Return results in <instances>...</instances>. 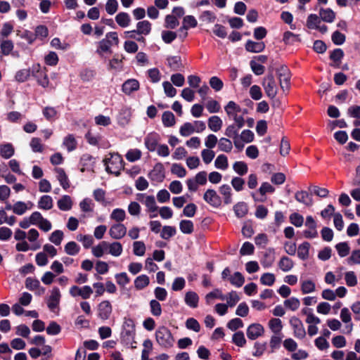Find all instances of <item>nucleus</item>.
Here are the masks:
<instances>
[{"label": "nucleus", "instance_id": "f8f14e48", "mask_svg": "<svg viewBox=\"0 0 360 360\" xmlns=\"http://www.w3.org/2000/svg\"><path fill=\"white\" fill-rule=\"evenodd\" d=\"M340 318L343 323H345V333L350 334L353 330V323L352 321V314L347 307L341 309Z\"/></svg>", "mask_w": 360, "mask_h": 360}, {"label": "nucleus", "instance_id": "052dcab7", "mask_svg": "<svg viewBox=\"0 0 360 360\" xmlns=\"http://www.w3.org/2000/svg\"><path fill=\"white\" fill-rule=\"evenodd\" d=\"M201 158L205 165L210 164L215 156V153L212 149H203L201 150Z\"/></svg>", "mask_w": 360, "mask_h": 360}, {"label": "nucleus", "instance_id": "8fccbe9b", "mask_svg": "<svg viewBox=\"0 0 360 360\" xmlns=\"http://www.w3.org/2000/svg\"><path fill=\"white\" fill-rule=\"evenodd\" d=\"M301 290L303 294H309L316 290V285L311 280L301 281Z\"/></svg>", "mask_w": 360, "mask_h": 360}, {"label": "nucleus", "instance_id": "680f3d73", "mask_svg": "<svg viewBox=\"0 0 360 360\" xmlns=\"http://www.w3.org/2000/svg\"><path fill=\"white\" fill-rule=\"evenodd\" d=\"M171 172L179 178H183L187 174L186 169L181 165L177 163L172 164Z\"/></svg>", "mask_w": 360, "mask_h": 360}, {"label": "nucleus", "instance_id": "bb28decb", "mask_svg": "<svg viewBox=\"0 0 360 360\" xmlns=\"http://www.w3.org/2000/svg\"><path fill=\"white\" fill-rule=\"evenodd\" d=\"M278 266L283 272H288L294 267L293 261L286 256H283L278 261Z\"/></svg>", "mask_w": 360, "mask_h": 360}, {"label": "nucleus", "instance_id": "a18cd8bd", "mask_svg": "<svg viewBox=\"0 0 360 360\" xmlns=\"http://www.w3.org/2000/svg\"><path fill=\"white\" fill-rule=\"evenodd\" d=\"M233 169L238 175L243 176L248 173V167L243 161H236L233 165Z\"/></svg>", "mask_w": 360, "mask_h": 360}, {"label": "nucleus", "instance_id": "6ab92c4d", "mask_svg": "<svg viewBox=\"0 0 360 360\" xmlns=\"http://www.w3.org/2000/svg\"><path fill=\"white\" fill-rule=\"evenodd\" d=\"M139 82L135 79H129L125 81L122 86V91L127 95L136 91L139 89Z\"/></svg>", "mask_w": 360, "mask_h": 360}, {"label": "nucleus", "instance_id": "9d476101", "mask_svg": "<svg viewBox=\"0 0 360 360\" xmlns=\"http://www.w3.org/2000/svg\"><path fill=\"white\" fill-rule=\"evenodd\" d=\"M127 234V227L122 223L112 224L109 229L110 236L115 240L122 239Z\"/></svg>", "mask_w": 360, "mask_h": 360}, {"label": "nucleus", "instance_id": "58836bf2", "mask_svg": "<svg viewBox=\"0 0 360 360\" xmlns=\"http://www.w3.org/2000/svg\"><path fill=\"white\" fill-rule=\"evenodd\" d=\"M310 244L308 242H304L300 244L297 248V256L302 260L308 259L309 255Z\"/></svg>", "mask_w": 360, "mask_h": 360}, {"label": "nucleus", "instance_id": "6e6552de", "mask_svg": "<svg viewBox=\"0 0 360 360\" xmlns=\"http://www.w3.org/2000/svg\"><path fill=\"white\" fill-rule=\"evenodd\" d=\"M203 200L213 207L218 208L221 205V199L214 189L206 190L203 195Z\"/></svg>", "mask_w": 360, "mask_h": 360}, {"label": "nucleus", "instance_id": "ddd939ff", "mask_svg": "<svg viewBox=\"0 0 360 360\" xmlns=\"http://www.w3.org/2000/svg\"><path fill=\"white\" fill-rule=\"evenodd\" d=\"M160 140V136L156 132H150L146 135L144 139V143L146 148L150 151H155L158 143Z\"/></svg>", "mask_w": 360, "mask_h": 360}, {"label": "nucleus", "instance_id": "c03bdc74", "mask_svg": "<svg viewBox=\"0 0 360 360\" xmlns=\"http://www.w3.org/2000/svg\"><path fill=\"white\" fill-rule=\"evenodd\" d=\"M282 334H274L269 341V347L271 348V352H274L275 350L278 349L281 347L283 339Z\"/></svg>", "mask_w": 360, "mask_h": 360}, {"label": "nucleus", "instance_id": "f257e3e1", "mask_svg": "<svg viewBox=\"0 0 360 360\" xmlns=\"http://www.w3.org/2000/svg\"><path fill=\"white\" fill-rule=\"evenodd\" d=\"M224 110L228 117L232 119L239 127L244 126L245 120L243 115L247 112L246 109H242L236 102L231 101L224 106Z\"/></svg>", "mask_w": 360, "mask_h": 360}, {"label": "nucleus", "instance_id": "603ef678", "mask_svg": "<svg viewBox=\"0 0 360 360\" xmlns=\"http://www.w3.org/2000/svg\"><path fill=\"white\" fill-rule=\"evenodd\" d=\"M321 20L316 14H310L307 20V27L311 30H316L321 24Z\"/></svg>", "mask_w": 360, "mask_h": 360}, {"label": "nucleus", "instance_id": "0e129e2a", "mask_svg": "<svg viewBox=\"0 0 360 360\" xmlns=\"http://www.w3.org/2000/svg\"><path fill=\"white\" fill-rule=\"evenodd\" d=\"M275 281V275L272 273H264L260 277V282L264 285L271 286Z\"/></svg>", "mask_w": 360, "mask_h": 360}, {"label": "nucleus", "instance_id": "79ce46f5", "mask_svg": "<svg viewBox=\"0 0 360 360\" xmlns=\"http://www.w3.org/2000/svg\"><path fill=\"white\" fill-rule=\"evenodd\" d=\"M269 328L274 334H282L281 330L283 329L282 321L279 319H271L269 321Z\"/></svg>", "mask_w": 360, "mask_h": 360}, {"label": "nucleus", "instance_id": "423d86ee", "mask_svg": "<svg viewBox=\"0 0 360 360\" xmlns=\"http://www.w3.org/2000/svg\"><path fill=\"white\" fill-rule=\"evenodd\" d=\"M32 75L37 79L38 84L42 87H47L49 85V80L46 73V68L41 67L39 64H34L32 66Z\"/></svg>", "mask_w": 360, "mask_h": 360}, {"label": "nucleus", "instance_id": "2f4dec72", "mask_svg": "<svg viewBox=\"0 0 360 360\" xmlns=\"http://www.w3.org/2000/svg\"><path fill=\"white\" fill-rule=\"evenodd\" d=\"M108 253L110 254L113 257H119L122 255L123 251L122 245L117 241L108 243Z\"/></svg>", "mask_w": 360, "mask_h": 360}, {"label": "nucleus", "instance_id": "c9c22d12", "mask_svg": "<svg viewBox=\"0 0 360 360\" xmlns=\"http://www.w3.org/2000/svg\"><path fill=\"white\" fill-rule=\"evenodd\" d=\"M214 164L217 169L225 171L229 168L228 158L224 154H220L216 158Z\"/></svg>", "mask_w": 360, "mask_h": 360}, {"label": "nucleus", "instance_id": "5fc2aeb1", "mask_svg": "<svg viewBox=\"0 0 360 360\" xmlns=\"http://www.w3.org/2000/svg\"><path fill=\"white\" fill-rule=\"evenodd\" d=\"M214 299L225 300L226 297L219 289H215L205 296V300L207 304H210Z\"/></svg>", "mask_w": 360, "mask_h": 360}, {"label": "nucleus", "instance_id": "473e14b6", "mask_svg": "<svg viewBox=\"0 0 360 360\" xmlns=\"http://www.w3.org/2000/svg\"><path fill=\"white\" fill-rule=\"evenodd\" d=\"M217 143L220 151L230 153L233 149V143L228 137L220 138Z\"/></svg>", "mask_w": 360, "mask_h": 360}, {"label": "nucleus", "instance_id": "69168bd1", "mask_svg": "<svg viewBox=\"0 0 360 360\" xmlns=\"http://www.w3.org/2000/svg\"><path fill=\"white\" fill-rule=\"evenodd\" d=\"M181 231L185 234H191L193 231V223L190 220H181L179 224Z\"/></svg>", "mask_w": 360, "mask_h": 360}, {"label": "nucleus", "instance_id": "4468645a", "mask_svg": "<svg viewBox=\"0 0 360 360\" xmlns=\"http://www.w3.org/2000/svg\"><path fill=\"white\" fill-rule=\"evenodd\" d=\"M148 176L153 181L162 182L165 179V169L162 163H157L149 172Z\"/></svg>", "mask_w": 360, "mask_h": 360}, {"label": "nucleus", "instance_id": "39448f33", "mask_svg": "<svg viewBox=\"0 0 360 360\" xmlns=\"http://www.w3.org/2000/svg\"><path fill=\"white\" fill-rule=\"evenodd\" d=\"M207 181V174L205 171L198 172L194 178L188 179L186 181L190 192H195L199 186H204Z\"/></svg>", "mask_w": 360, "mask_h": 360}, {"label": "nucleus", "instance_id": "37998d69", "mask_svg": "<svg viewBox=\"0 0 360 360\" xmlns=\"http://www.w3.org/2000/svg\"><path fill=\"white\" fill-rule=\"evenodd\" d=\"M110 218L117 223H121L126 218V212L121 208L114 209L110 215Z\"/></svg>", "mask_w": 360, "mask_h": 360}, {"label": "nucleus", "instance_id": "f03ea898", "mask_svg": "<svg viewBox=\"0 0 360 360\" xmlns=\"http://www.w3.org/2000/svg\"><path fill=\"white\" fill-rule=\"evenodd\" d=\"M109 158L103 160L105 170L108 173L118 176L124 168L123 160L118 153H110Z\"/></svg>", "mask_w": 360, "mask_h": 360}, {"label": "nucleus", "instance_id": "4be33fe9", "mask_svg": "<svg viewBox=\"0 0 360 360\" xmlns=\"http://www.w3.org/2000/svg\"><path fill=\"white\" fill-rule=\"evenodd\" d=\"M295 198L297 201L306 206L309 207L313 205V200L311 195L305 191H297L295 195Z\"/></svg>", "mask_w": 360, "mask_h": 360}, {"label": "nucleus", "instance_id": "e2e57ef3", "mask_svg": "<svg viewBox=\"0 0 360 360\" xmlns=\"http://www.w3.org/2000/svg\"><path fill=\"white\" fill-rule=\"evenodd\" d=\"M28 210H30V207L25 202L17 201L14 203L13 213L17 215H22Z\"/></svg>", "mask_w": 360, "mask_h": 360}, {"label": "nucleus", "instance_id": "f704fd0d", "mask_svg": "<svg viewBox=\"0 0 360 360\" xmlns=\"http://www.w3.org/2000/svg\"><path fill=\"white\" fill-rule=\"evenodd\" d=\"M264 48L265 45L263 42H255L248 40L245 44L246 50L252 53H259L262 51Z\"/></svg>", "mask_w": 360, "mask_h": 360}, {"label": "nucleus", "instance_id": "f3484780", "mask_svg": "<svg viewBox=\"0 0 360 360\" xmlns=\"http://www.w3.org/2000/svg\"><path fill=\"white\" fill-rule=\"evenodd\" d=\"M278 77L281 88L283 91L288 90L290 87V75L288 68H282L278 70Z\"/></svg>", "mask_w": 360, "mask_h": 360}, {"label": "nucleus", "instance_id": "49530a36", "mask_svg": "<svg viewBox=\"0 0 360 360\" xmlns=\"http://www.w3.org/2000/svg\"><path fill=\"white\" fill-rule=\"evenodd\" d=\"M15 150L11 143H6L0 146L1 155L5 158L8 159L14 154Z\"/></svg>", "mask_w": 360, "mask_h": 360}, {"label": "nucleus", "instance_id": "7ed1b4c3", "mask_svg": "<svg viewBox=\"0 0 360 360\" xmlns=\"http://www.w3.org/2000/svg\"><path fill=\"white\" fill-rule=\"evenodd\" d=\"M155 338L158 343L164 348H170L174 345V338L170 330L165 326L158 328L155 332Z\"/></svg>", "mask_w": 360, "mask_h": 360}, {"label": "nucleus", "instance_id": "b1692460", "mask_svg": "<svg viewBox=\"0 0 360 360\" xmlns=\"http://www.w3.org/2000/svg\"><path fill=\"white\" fill-rule=\"evenodd\" d=\"M57 205L62 211H69L72 207L73 202L70 196L65 195L58 200Z\"/></svg>", "mask_w": 360, "mask_h": 360}, {"label": "nucleus", "instance_id": "c85d7f7f", "mask_svg": "<svg viewBox=\"0 0 360 360\" xmlns=\"http://www.w3.org/2000/svg\"><path fill=\"white\" fill-rule=\"evenodd\" d=\"M55 172L56 173V177L60 182V186L64 188L67 189L70 187V183L65 171L62 168H56Z\"/></svg>", "mask_w": 360, "mask_h": 360}, {"label": "nucleus", "instance_id": "864d4df0", "mask_svg": "<svg viewBox=\"0 0 360 360\" xmlns=\"http://www.w3.org/2000/svg\"><path fill=\"white\" fill-rule=\"evenodd\" d=\"M14 44L11 40H2L0 44L1 53L4 56H8L13 50Z\"/></svg>", "mask_w": 360, "mask_h": 360}, {"label": "nucleus", "instance_id": "aec40b11", "mask_svg": "<svg viewBox=\"0 0 360 360\" xmlns=\"http://www.w3.org/2000/svg\"><path fill=\"white\" fill-rule=\"evenodd\" d=\"M219 191L223 197L224 202L226 205H229L233 202L232 199V190L229 185L223 184L219 188Z\"/></svg>", "mask_w": 360, "mask_h": 360}, {"label": "nucleus", "instance_id": "13d9d810", "mask_svg": "<svg viewBox=\"0 0 360 360\" xmlns=\"http://www.w3.org/2000/svg\"><path fill=\"white\" fill-rule=\"evenodd\" d=\"M31 75L32 68L22 69L16 72L15 78L19 82H24L28 79Z\"/></svg>", "mask_w": 360, "mask_h": 360}, {"label": "nucleus", "instance_id": "4c0bfd02", "mask_svg": "<svg viewBox=\"0 0 360 360\" xmlns=\"http://www.w3.org/2000/svg\"><path fill=\"white\" fill-rule=\"evenodd\" d=\"M150 283L149 277L142 274L136 277L134 280V287L136 290H142L147 287Z\"/></svg>", "mask_w": 360, "mask_h": 360}, {"label": "nucleus", "instance_id": "412c9836", "mask_svg": "<svg viewBox=\"0 0 360 360\" xmlns=\"http://www.w3.org/2000/svg\"><path fill=\"white\" fill-rule=\"evenodd\" d=\"M130 118L131 110L127 108H122L117 116L118 124L122 127L126 126L129 122Z\"/></svg>", "mask_w": 360, "mask_h": 360}, {"label": "nucleus", "instance_id": "3c124183", "mask_svg": "<svg viewBox=\"0 0 360 360\" xmlns=\"http://www.w3.org/2000/svg\"><path fill=\"white\" fill-rule=\"evenodd\" d=\"M168 66L174 71H177L182 68L181 58L179 56H170L167 59Z\"/></svg>", "mask_w": 360, "mask_h": 360}, {"label": "nucleus", "instance_id": "1a4fd4ad", "mask_svg": "<svg viewBox=\"0 0 360 360\" xmlns=\"http://www.w3.org/2000/svg\"><path fill=\"white\" fill-rule=\"evenodd\" d=\"M61 294L58 287H53L47 299V306L51 311H54L58 308L60 301Z\"/></svg>", "mask_w": 360, "mask_h": 360}, {"label": "nucleus", "instance_id": "774afa93", "mask_svg": "<svg viewBox=\"0 0 360 360\" xmlns=\"http://www.w3.org/2000/svg\"><path fill=\"white\" fill-rule=\"evenodd\" d=\"M65 252L69 255H76L79 252V246L74 241L68 242L65 245Z\"/></svg>", "mask_w": 360, "mask_h": 360}, {"label": "nucleus", "instance_id": "a878e982", "mask_svg": "<svg viewBox=\"0 0 360 360\" xmlns=\"http://www.w3.org/2000/svg\"><path fill=\"white\" fill-rule=\"evenodd\" d=\"M184 301L190 307L196 308L198 305L199 297L196 292L188 291L185 295Z\"/></svg>", "mask_w": 360, "mask_h": 360}, {"label": "nucleus", "instance_id": "bf43d9fd", "mask_svg": "<svg viewBox=\"0 0 360 360\" xmlns=\"http://www.w3.org/2000/svg\"><path fill=\"white\" fill-rule=\"evenodd\" d=\"M146 245L143 241H135L133 243V252L135 255L142 257L146 252Z\"/></svg>", "mask_w": 360, "mask_h": 360}, {"label": "nucleus", "instance_id": "9b49d317", "mask_svg": "<svg viewBox=\"0 0 360 360\" xmlns=\"http://www.w3.org/2000/svg\"><path fill=\"white\" fill-rule=\"evenodd\" d=\"M290 324L293 328L294 336L302 339L306 335V331L302 322L297 317H292L290 319Z\"/></svg>", "mask_w": 360, "mask_h": 360}, {"label": "nucleus", "instance_id": "dca6fc26", "mask_svg": "<svg viewBox=\"0 0 360 360\" xmlns=\"http://www.w3.org/2000/svg\"><path fill=\"white\" fill-rule=\"evenodd\" d=\"M264 332V327L259 323H252L247 328V336L254 340L262 336Z\"/></svg>", "mask_w": 360, "mask_h": 360}, {"label": "nucleus", "instance_id": "a211bd4d", "mask_svg": "<svg viewBox=\"0 0 360 360\" xmlns=\"http://www.w3.org/2000/svg\"><path fill=\"white\" fill-rule=\"evenodd\" d=\"M182 27L179 29V32L183 33V37L185 38L187 36L186 30L189 28L195 27L198 25V22L194 16L186 15L182 22Z\"/></svg>", "mask_w": 360, "mask_h": 360}, {"label": "nucleus", "instance_id": "2eb2a0df", "mask_svg": "<svg viewBox=\"0 0 360 360\" xmlns=\"http://www.w3.org/2000/svg\"><path fill=\"white\" fill-rule=\"evenodd\" d=\"M112 305L108 300L102 301L98 305V316L102 320L108 319L112 314Z\"/></svg>", "mask_w": 360, "mask_h": 360}, {"label": "nucleus", "instance_id": "c756f323", "mask_svg": "<svg viewBox=\"0 0 360 360\" xmlns=\"http://www.w3.org/2000/svg\"><path fill=\"white\" fill-rule=\"evenodd\" d=\"M115 21L121 27H127L131 23L130 15L125 12H120L115 16Z\"/></svg>", "mask_w": 360, "mask_h": 360}, {"label": "nucleus", "instance_id": "6e6d98bb", "mask_svg": "<svg viewBox=\"0 0 360 360\" xmlns=\"http://www.w3.org/2000/svg\"><path fill=\"white\" fill-rule=\"evenodd\" d=\"M230 283L237 287H241L245 283V278L240 272H235L233 275L229 277Z\"/></svg>", "mask_w": 360, "mask_h": 360}, {"label": "nucleus", "instance_id": "ea45409f", "mask_svg": "<svg viewBox=\"0 0 360 360\" xmlns=\"http://www.w3.org/2000/svg\"><path fill=\"white\" fill-rule=\"evenodd\" d=\"M242 127H239L238 124L234 122V124H230L226 128L224 134L226 137L230 139L237 138L239 136V129Z\"/></svg>", "mask_w": 360, "mask_h": 360}, {"label": "nucleus", "instance_id": "de8ad7c7", "mask_svg": "<svg viewBox=\"0 0 360 360\" xmlns=\"http://www.w3.org/2000/svg\"><path fill=\"white\" fill-rule=\"evenodd\" d=\"M144 205L147 208L148 212H155L158 210L155 197L153 195H147L144 200Z\"/></svg>", "mask_w": 360, "mask_h": 360}, {"label": "nucleus", "instance_id": "393cba45", "mask_svg": "<svg viewBox=\"0 0 360 360\" xmlns=\"http://www.w3.org/2000/svg\"><path fill=\"white\" fill-rule=\"evenodd\" d=\"M152 29V25L148 20L139 21L136 24V32L138 35H148Z\"/></svg>", "mask_w": 360, "mask_h": 360}, {"label": "nucleus", "instance_id": "72a5a7b5", "mask_svg": "<svg viewBox=\"0 0 360 360\" xmlns=\"http://www.w3.org/2000/svg\"><path fill=\"white\" fill-rule=\"evenodd\" d=\"M108 242L101 241L97 245L92 248V254L96 257H101L105 253L108 252Z\"/></svg>", "mask_w": 360, "mask_h": 360}, {"label": "nucleus", "instance_id": "cd10ccee", "mask_svg": "<svg viewBox=\"0 0 360 360\" xmlns=\"http://www.w3.org/2000/svg\"><path fill=\"white\" fill-rule=\"evenodd\" d=\"M38 207L44 210H49L53 206V198L48 195H42L38 201Z\"/></svg>", "mask_w": 360, "mask_h": 360}, {"label": "nucleus", "instance_id": "20e7f679", "mask_svg": "<svg viewBox=\"0 0 360 360\" xmlns=\"http://www.w3.org/2000/svg\"><path fill=\"white\" fill-rule=\"evenodd\" d=\"M262 85L267 97L274 99L276 96L278 88L272 74H269L263 78Z\"/></svg>", "mask_w": 360, "mask_h": 360}, {"label": "nucleus", "instance_id": "a19ab883", "mask_svg": "<svg viewBox=\"0 0 360 360\" xmlns=\"http://www.w3.org/2000/svg\"><path fill=\"white\" fill-rule=\"evenodd\" d=\"M344 56V52L341 49H336L330 53V58L333 61L332 66L339 68L341 60Z\"/></svg>", "mask_w": 360, "mask_h": 360}, {"label": "nucleus", "instance_id": "0eeeda50", "mask_svg": "<svg viewBox=\"0 0 360 360\" xmlns=\"http://www.w3.org/2000/svg\"><path fill=\"white\" fill-rule=\"evenodd\" d=\"M69 293L72 297H80L83 300H87L93 294V289L89 285L79 287L75 285L70 288Z\"/></svg>", "mask_w": 360, "mask_h": 360}, {"label": "nucleus", "instance_id": "4d7b16f0", "mask_svg": "<svg viewBox=\"0 0 360 360\" xmlns=\"http://www.w3.org/2000/svg\"><path fill=\"white\" fill-rule=\"evenodd\" d=\"M194 132V124L191 122H185L179 129V134L184 137H187Z\"/></svg>", "mask_w": 360, "mask_h": 360}, {"label": "nucleus", "instance_id": "5701e85b", "mask_svg": "<svg viewBox=\"0 0 360 360\" xmlns=\"http://www.w3.org/2000/svg\"><path fill=\"white\" fill-rule=\"evenodd\" d=\"M207 125L211 131L217 132L221 129L223 121L219 116L213 115L208 119Z\"/></svg>", "mask_w": 360, "mask_h": 360}, {"label": "nucleus", "instance_id": "09e8293b", "mask_svg": "<svg viewBox=\"0 0 360 360\" xmlns=\"http://www.w3.org/2000/svg\"><path fill=\"white\" fill-rule=\"evenodd\" d=\"M162 121L165 127H171L176 123L175 117L170 111H165L162 115Z\"/></svg>", "mask_w": 360, "mask_h": 360}, {"label": "nucleus", "instance_id": "338daca9", "mask_svg": "<svg viewBox=\"0 0 360 360\" xmlns=\"http://www.w3.org/2000/svg\"><path fill=\"white\" fill-rule=\"evenodd\" d=\"M231 184L236 192H240L244 189L245 180L240 176H234L231 181Z\"/></svg>", "mask_w": 360, "mask_h": 360}, {"label": "nucleus", "instance_id": "e433bc0d", "mask_svg": "<svg viewBox=\"0 0 360 360\" xmlns=\"http://www.w3.org/2000/svg\"><path fill=\"white\" fill-rule=\"evenodd\" d=\"M233 211L237 217H244L248 212V205L244 202H239L233 206Z\"/></svg>", "mask_w": 360, "mask_h": 360}, {"label": "nucleus", "instance_id": "7c9ffc66", "mask_svg": "<svg viewBox=\"0 0 360 360\" xmlns=\"http://www.w3.org/2000/svg\"><path fill=\"white\" fill-rule=\"evenodd\" d=\"M321 20L326 22H333L335 18V13L330 8H321L319 11Z\"/></svg>", "mask_w": 360, "mask_h": 360}]
</instances>
